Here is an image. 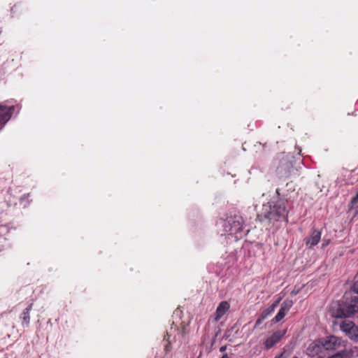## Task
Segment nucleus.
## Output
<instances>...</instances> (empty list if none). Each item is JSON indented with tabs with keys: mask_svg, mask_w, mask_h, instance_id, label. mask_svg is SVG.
<instances>
[{
	"mask_svg": "<svg viewBox=\"0 0 358 358\" xmlns=\"http://www.w3.org/2000/svg\"><path fill=\"white\" fill-rule=\"evenodd\" d=\"M281 299L282 298L279 297L269 307L264 310L261 313V315H262V318H266L268 315L272 314L274 312L275 309L278 307Z\"/></svg>",
	"mask_w": 358,
	"mask_h": 358,
	"instance_id": "nucleus-11",
	"label": "nucleus"
},
{
	"mask_svg": "<svg viewBox=\"0 0 358 358\" xmlns=\"http://www.w3.org/2000/svg\"><path fill=\"white\" fill-rule=\"evenodd\" d=\"M33 304H29L22 312L21 318L22 320V325L28 327L30 321L29 313L32 308Z\"/></svg>",
	"mask_w": 358,
	"mask_h": 358,
	"instance_id": "nucleus-12",
	"label": "nucleus"
},
{
	"mask_svg": "<svg viewBox=\"0 0 358 358\" xmlns=\"http://www.w3.org/2000/svg\"><path fill=\"white\" fill-rule=\"evenodd\" d=\"M265 319L266 318H262V315H260L259 317L257 320L255 322V328H257Z\"/></svg>",
	"mask_w": 358,
	"mask_h": 358,
	"instance_id": "nucleus-17",
	"label": "nucleus"
},
{
	"mask_svg": "<svg viewBox=\"0 0 358 358\" xmlns=\"http://www.w3.org/2000/svg\"><path fill=\"white\" fill-rule=\"evenodd\" d=\"M356 328L354 323L350 321H344L341 324V329L348 336Z\"/></svg>",
	"mask_w": 358,
	"mask_h": 358,
	"instance_id": "nucleus-13",
	"label": "nucleus"
},
{
	"mask_svg": "<svg viewBox=\"0 0 358 358\" xmlns=\"http://www.w3.org/2000/svg\"><path fill=\"white\" fill-rule=\"evenodd\" d=\"M285 334V331H277L274 332L271 336L268 337L264 342L266 349L268 350L273 348L280 341Z\"/></svg>",
	"mask_w": 358,
	"mask_h": 358,
	"instance_id": "nucleus-7",
	"label": "nucleus"
},
{
	"mask_svg": "<svg viewBox=\"0 0 358 358\" xmlns=\"http://www.w3.org/2000/svg\"><path fill=\"white\" fill-rule=\"evenodd\" d=\"M351 208L355 209L356 213H358V193L351 200Z\"/></svg>",
	"mask_w": 358,
	"mask_h": 358,
	"instance_id": "nucleus-14",
	"label": "nucleus"
},
{
	"mask_svg": "<svg viewBox=\"0 0 358 358\" xmlns=\"http://www.w3.org/2000/svg\"><path fill=\"white\" fill-rule=\"evenodd\" d=\"M329 243V240H324L322 243V247L324 248L326 247Z\"/></svg>",
	"mask_w": 358,
	"mask_h": 358,
	"instance_id": "nucleus-18",
	"label": "nucleus"
},
{
	"mask_svg": "<svg viewBox=\"0 0 358 358\" xmlns=\"http://www.w3.org/2000/svg\"><path fill=\"white\" fill-rule=\"evenodd\" d=\"M297 293H298V291L292 290V292H291V294L292 295H296V294H297Z\"/></svg>",
	"mask_w": 358,
	"mask_h": 358,
	"instance_id": "nucleus-20",
	"label": "nucleus"
},
{
	"mask_svg": "<svg viewBox=\"0 0 358 358\" xmlns=\"http://www.w3.org/2000/svg\"><path fill=\"white\" fill-rule=\"evenodd\" d=\"M324 351V346L320 338L310 343L306 348V353L310 357L317 356L319 358H321L323 357Z\"/></svg>",
	"mask_w": 358,
	"mask_h": 358,
	"instance_id": "nucleus-4",
	"label": "nucleus"
},
{
	"mask_svg": "<svg viewBox=\"0 0 358 358\" xmlns=\"http://www.w3.org/2000/svg\"><path fill=\"white\" fill-rule=\"evenodd\" d=\"M352 291L357 295L352 296L350 302L347 301L348 297L345 295L346 301L340 307L341 313L338 317H350L358 313V280L355 282Z\"/></svg>",
	"mask_w": 358,
	"mask_h": 358,
	"instance_id": "nucleus-2",
	"label": "nucleus"
},
{
	"mask_svg": "<svg viewBox=\"0 0 358 358\" xmlns=\"http://www.w3.org/2000/svg\"><path fill=\"white\" fill-rule=\"evenodd\" d=\"M282 355H280V356H278V357H277L275 358H282Z\"/></svg>",
	"mask_w": 358,
	"mask_h": 358,
	"instance_id": "nucleus-22",
	"label": "nucleus"
},
{
	"mask_svg": "<svg viewBox=\"0 0 358 358\" xmlns=\"http://www.w3.org/2000/svg\"><path fill=\"white\" fill-rule=\"evenodd\" d=\"M292 300L286 299L281 304L280 308L277 315L273 319V321L275 322H280L284 318L286 314L289 312L292 306H293Z\"/></svg>",
	"mask_w": 358,
	"mask_h": 358,
	"instance_id": "nucleus-6",
	"label": "nucleus"
},
{
	"mask_svg": "<svg viewBox=\"0 0 358 358\" xmlns=\"http://www.w3.org/2000/svg\"><path fill=\"white\" fill-rule=\"evenodd\" d=\"M14 106L7 107L0 104V124H5L10 118Z\"/></svg>",
	"mask_w": 358,
	"mask_h": 358,
	"instance_id": "nucleus-8",
	"label": "nucleus"
},
{
	"mask_svg": "<svg viewBox=\"0 0 358 358\" xmlns=\"http://www.w3.org/2000/svg\"><path fill=\"white\" fill-rule=\"evenodd\" d=\"M287 210L284 201H271L263 204L261 212L257 215V219L260 222L268 220L270 222H274L280 220H285Z\"/></svg>",
	"mask_w": 358,
	"mask_h": 358,
	"instance_id": "nucleus-1",
	"label": "nucleus"
},
{
	"mask_svg": "<svg viewBox=\"0 0 358 358\" xmlns=\"http://www.w3.org/2000/svg\"><path fill=\"white\" fill-rule=\"evenodd\" d=\"M324 350H335L342 345V340L336 336H331L326 338H321Z\"/></svg>",
	"mask_w": 358,
	"mask_h": 358,
	"instance_id": "nucleus-5",
	"label": "nucleus"
},
{
	"mask_svg": "<svg viewBox=\"0 0 358 358\" xmlns=\"http://www.w3.org/2000/svg\"><path fill=\"white\" fill-rule=\"evenodd\" d=\"M226 349H227V346H226V345H224V346H222V347L220 348V352H224V351H225V350H226Z\"/></svg>",
	"mask_w": 358,
	"mask_h": 358,
	"instance_id": "nucleus-19",
	"label": "nucleus"
},
{
	"mask_svg": "<svg viewBox=\"0 0 358 358\" xmlns=\"http://www.w3.org/2000/svg\"><path fill=\"white\" fill-rule=\"evenodd\" d=\"M349 338L352 340L358 341V327L356 328L348 335Z\"/></svg>",
	"mask_w": 358,
	"mask_h": 358,
	"instance_id": "nucleus-15",
	"label": "nucleus"
},
{
	"mask_svg": "<svg viewBox=\"0 0 358 358\" xmlns=\"http://www.w3.org/2000/svg\"><path fill=\"white\" fill-rule=\"evenodd\" d=\"M346 356V352L345 350L339 351L333 355L328 357L327 358H344Z\"/></svg>",
	"mask_w": 358,
	"mask_h": 358,
	"instance_id": "nucleus-16",
	"label": "nucleus"
},
{
	"mask_svg": "<svg viewBox=\"0 0 358 358\" xmlns=\"http://www.w3.org/2000/svg\"><path fill=\"white\" fill-rule=\"evenodd\" d=\"M221 358H229L227 354L224 355Z\"/></svg>",
	"mask_w": 358,
	"mask_h": 358,
	"instance_id": "nucleus-21",
	"label": "nucleus"
},
{
	"mask_svg": "<svg viewBox=\"0 0 358 358\" xmlns=\"http://www.w3.org/2000/svg\"><path fill=\"white\" fill-rule=\"evenodd\" d=\"M229 307L230 306L227 301H222L216 309L214 320L215 322L219 321L229 309Z\"/></svg>",
	"mask_w": 358,
	"mask_h": 358,
	"instance_id": "nucleus-9",
	"label": "nucleus"
},
{
	"mask_svg": "<svg viewBox=\"0 0 358 358\" xmlns=\"http://www.w3.org/2000/svg\"><path fill=\"white\" fill-rule=\"evenodd\" d=\"M321 238V232L317 230H313L310 236L307 237L306 239V245H309L310 248H312L316 245Z\"/></svg>",
	"mask_w": 358,
	"mask_h": 358,
	"instance_id": "nucleus-10",
	"label": "nucleus"
},
{
	"mask_svg": "<svg viewBox=\"0 0 358 358\" xmlns=\"http://www.w3.org/2000/svg\"><path fill=\"white\" fill-rule=\"evenodd\" d=\"M224 228L226 232L230 234H236L241 232L243 228V220L239 215H234L227 217L224 223Z\"/></svg>",
	"mask_w": 358,
	"mask_h": 358,
	"instance_id": "nucleus-3",
	"label": "nucleus"
}]
</instances>
